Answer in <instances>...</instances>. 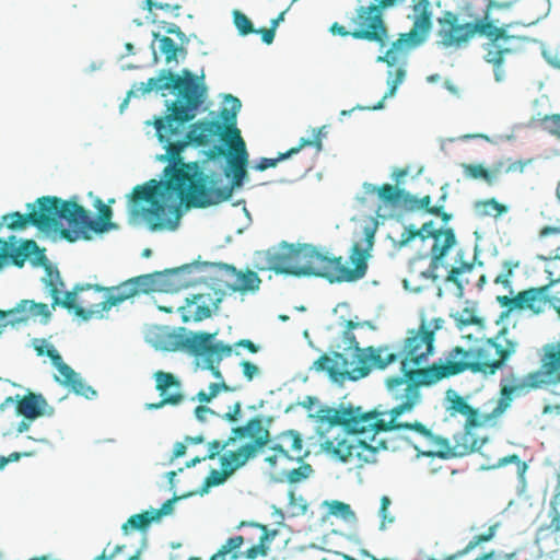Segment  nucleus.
Instances as JSON below:
<instances>
[{
  "mask_svg": "<svg viewBox=\"0 0 560 560\" xmlns=\"http://www.w3.org/2000/svg\"><path fill=\"white\" fill-rule=\"evenodd\" d=\"M492 348L495 350L498 359L492 360V374L501 369L504 363L516 352L517 342L514 338L510 337V331L506 327L500 329L498 335L492 338Z\"/></svg>",
  "mask_w": 560,
  "mask_h": 560,
  "instance_id": "obj_24",
  "label": "nucleus"
},
{
  "mask_svg": "<svg viewBox=\"0 0 560 560\" xmlns=\"http://www.w3.org/2000/svg\"><path fill=\"white\" fill-rule=\"evenodd\" d=\"M471 268V265H467V264H464L462 267H453L450 272H448V276H447V280L451 281V282H454V283H457L458 281V276L465 271V270H469Z\"/></svg>",
  "mask_w": 560,
  "mask_h": 560,
  "instance_id": "obj_62",
  "label": "nucleus"
},
{
  "mask_svg": "<svg viewBox=\"0 0 560 560\" xmlns=\"http://www.w3.org/2000/svg\"><path fill=\"white\" fill-rule=\"evenodd\" d=\"M221 390L231 392L234 389L226 385L224 382L211 383L209 386V392L200 390L197 394V399L200 402H210L212 398L217 397Z\"/></svg>",
  "mask_w": 560,
  "mask_h": 560,
  "instance_id": "obj_45",
  "label": "nucleus"
},
{
  "mask_svg": "<svg viewBox=\"0 0 560 560\" xmlns=\"http://www.w3.org/2000/svg\"><path fill=\"white\" fill-rule=\"evenodd\" d=\"M464 173L467 177L478 179L483 178L486 180H489L490 178V171L485 168L480 164H464Z\"/></svg>",
  "mask_w": 560,
  "mask_h": 560,
  "instance_id": "obj_50",
  "label": "nucleus"
},
{
  "mask_svg": "<svg viewBox=\"0 0 560 560\" xmlns=\"http://www.w3.org/2000/svg\"><path fill=\"white\" fill-rule=\"evenodd\" d=\"M35 350L38 355H47L51 360L59 373V375L56 376L57 382L70 388L77 395L84 396L88 399L96 396V390L86 385L80 375L63 362L60 353L52 345L35 346Z\"/></svg>",
  "mask_w": 560,
  "mask_h": 560,
  "instance_id": "obj_15",
  "label": "nucleus"
},
{
  "mask_svg": "<svg viewBox=\"0 0 560 560\" xmlns=\"http://www.w3.org/2000/svg\"><path fill=\"white\" fill-rule=\"evenodd\" d=\"M311 244L293 245V277H308V273H301L302 269L308 266Z\"/></svg>",
  "mask_w": 560,
  "mask_h": 560,
  "instance_id": "obj_33",
  "label": "nucleus"
},
{
  "mask_svg": "<svg viewBox=\"0 0 560 560\" xmlns=\"http://www.w3.org/2000/svg\"><path fill=\"white\" fill-rule=\"evenodd\" d=\"M509 381V383H501L499 399L492 409V418L501 416L511 406L514 397L525 389V384L514 376Z\"/></svg>",
  "mask_w": 560,
  "mask_h": 560,
  "instance_id": "obj_28",
  "label": "nucleus"
},
{
  "mask_svg": "<svg viewBox=\"0 0 560 560\" xmlns=\"http://www.w3.org/2000/svg\"><path fill=\"white\" fill-rule=\"evenodd\" d=\"M540 238L553 236L558 246L548 253V256L540 257L544 260L560 259V228L557 226H545L539 232Z\"/></svg>",
  "mask_w": 560,
  "mask_h": 560,
  "instance_id": "obj_40",
  "label": "nucleus"
},
{
  "mask_svg": "<svg viewBox=\"0 0 560 560\" xmlns=\"http://www.w3.org/2000/svg\"><path fill=\"white\" fill-rule=\"evenodd\" d=\"M416 19L411 30L400 34L399 38L393 42L384 56L377 57L378 62H386L394 66L399 59L405 57L407 52L425 42L432 27V13L428 0H418L413 4Z\"/></svg>",
  "mask_w": 560,
  "mask_h": 560,
  "instance_id": "obj_12",
  "label": "nucleus"
},
{
  "mask_svg": "<svg viewBox=\"0 0 560 560\" xmlns=\"http://www.w3.org/2000/svg\"><path fill=\"white\" fill-rule=\"evenodd\" d=\"M392 501L387 495H383L381 498V508H380V516L383 520V524L387 521L392 523L394 521V517L387 516V509L390 505Z\"/></svg>",
  "mask_w": 560,
  "mask_h": 560,
  "instance_id": "obj_59",
  "label": "nucleus"
},
{
  "mask_svg": "<svg viewBox=\"0 0 560 560\" xmlns=\"http://www.w3.org/2000/svg\"><path fill=\"white\" fill-rule=\"evenodd\" d=\"M421 260L422 258H416L409 262V277L402 280L404 287L410 291L416 292L419 290V288L412 285L418 278H432V270H422L418 268V265L421 262Z\"/></svg>",
  "mask_w": 560,
  "mask_h": 560,
  "instance_id": "obj_37",
  "label": "nucleus"
},
{
  "mask_svg": "<svg viewBox=\"0 0 560 560\" xmlns=\"http://www.w3.org/2000/svg\"><path fill=\"white\" fill-rule=\"evenodd\" d=\"M240 365L242 368V372H243L244 377L248 382H252L260 373L259 368L255 363H253L250 361L244 360V361H242L240 363Z\"/></svg>",
  "mask_w": 560,
  "mask_h": 560,
  "instance_id": "obj_55",
  "label": "nucleus"
},
{
  "mask_svg": "<svg viewBox=\"0 0 560 560\" xmlns=\"http://www.w3.org/2000/svg\"><path fill=\"white\" fill-rule=\"evenodd\" d=\"M142 94L153 90H173L176 101L166 102L167 114L152 121L156 137L165 149L160 161L168 162L164 168L165 180L154 179L133 188L130 202L131 215L141 217L151 231L174 230L179 220L177 203L188 208H206L231 197V188H214L213 180L203 173L198 162H184L182 152L190 144L206 145L218 137L223 142L224 126L218 120H198L188 131L185 125L196 117L203 104L207 88L188 69L180 74L162 70L156 78L141 83ZM151 125V121H147Z\"/></svg>",
  "mask_w": 560,
  "mask_h": 560,
  "instance_id": "obj_2",
  "label": "nucleus"
},
{
  "mask_svg": "<svg viewBox=\"0 0 560 560\" xmlns=\"http://www.w3.org/2000/svg\"><path fill=\"white\" fill-rule=\"evenodd\" d=\"M124 545H117L112 552L107 553V550L104 549L101 555L95 557L93 560H113L114 557L124 550ZM127 560H141L140 551H137L135 555L130 556Z\"/></svg>",
  "mask_w": 560,
  "mask_h": 560,
  "instance_id": "obj_54",
  "label": "nucleus"
},
{
  "mask_svg": "<svg viewBox=\"0 0 560 560\" xmlns=\"http://www.w3.org/2000/svg\"><path fill=\"white\" fill-rule=\"evenodd\" d=\"M156 521L152 511H144L139 514L131 515L127 522L122 525L121 529L124 533H128V528L144 530L152 522Z\"/></svg>",
  "mask_w": 560,
  "mask_h": 560,
  "instance_id": "obj_36",
  "label": "nucleus"
},
{
  "mask_svg": "<svg viewBox=\"0 0 560 560\" xmlns=\"http://www.w3.org/2000/svg\"><path fill=\"white\" fill-rule=\"evenodd\" d=\"M233 474L225 466H221V470L212 469L205 480L206 488L222 485Z\"/></svg>",
  "mask_w": 560,
  "mask_h": 560,
  "instance_id": "obj_47",
  "label": "nucleus"
},
{
  "mask_svg": "<svg viewBox=\"0 0 560 560\" xmlns=\"http://www.w3.org/2000/svg\"><path fill=\"white\" fill-rule=\"evenodd\" d=\"M225 102L226 105L220 110V117L223 120L222 125L224 126L223 139L228 137L226 135L230 130L238 129L236 127V116L242 106L241 101L231 94L225 96Z\"/></svg>",
  "mask_w": 560,
  "mask_h": 560,
  "instance_id": "obj_29",
  "label": "nucleus"
},
{
  "mask_svg": "<svg viewBox=\"0 0 560 560\" xmlns=\"http://www.w3.org/2000/svg\"><path fill=\"white\" fill-rule=\"evenodd\" d=\"M215 334L199 331L188 332L184 350L195 354L203 355L205 359L215 353L232 354V346L222 341L213 342Z\"/></svg>",
  "mask_w": 560,
  "mask_h": 560,
  "instance_id": "obj_19",
  "label": "nucleus"
},
{
  "mask_svg": "<svg viewBox=\"0 0 560 560\" xmlns=\"http://www.w3.org/2000/svg\"><path fill=\"white\" fill-rule=\"evenodd\" d=\"M230 355L231 354L215 353L205 359L206 368L212 372L215 378H222L219 365L224 358H228Z\"/></svg>",
  "mask_w": 560,
  "mask_h": 560,
  "instance_id": "obj_52",
  "label": "nucleus"
},
{
  "mask_svg": "<svg viewBox=\"0 0 560 560\" xmlns=\"http://www.w3.org/2000/svg\"><path fill=\"white\" fill-rule=\"evenodd\" d=\"M161 336L164 338V349L176 351L185 348L187 329L179 327L177 330L164 331Z\"/></svg>",
  "mask_w": 560,
  "mask_h": 560,
  "instance_id": "obj_35",
  "label": "nucleus"
},
{
  "mask_svg": "<svg viewBox=\"0 0 560 560\" xmlns=\"http://www.w3.org/2000/svg\"><path fill=\"white\" fill-rule=\"evenodd\" d=\"M541 52L550 66L560 69V42L544 46Z\"/></svg>",
  "mask_w": 560,
  "mask_h": 560,
  "instance_id": "obj_46",
  "label": "nucleus"
},
{
  "mask_svg": "<svg viewBox=\"0 0 560 560\" xmlns=\"http://www.w3.org/2000/svg\"><path fill=\"white\" fill-rule=\"evenodd\" d=\"M232 433L235 438L233 445L235 448L221 456L220 465L225 466L230 472L234 474L257 456L258 452L268 444L270 434L262 427V421L258 417L250 419L243 427L234 428Z\"/></svg>",
  "mask_w": 560,
  "mask_h": 560,
  "instance_id": "obj_8",
  "label": "nucleus"
},
{
  "mask_svg": "<svg viewBox=\"0 0 560 560\" xmlns=\"http://www.w3.org/2000/svg\"><path fill=\"white\" fill-rule=\"evenodd\" d=\"M535 159L512 160L511 158L500 160L492 167V175L523 174Z\"/></svg>",
  "mask_w": 560,
  "mask_h": 560,
  "instance_id": "obj_30",
  "label": "nucleus"
},
{
  "mask_svg": "<svg viewBox=\"0 0 560 560\" xmlns=\"http://www.w3.org/2000/svg\"><path fill=\"white\" fill-rule=\"evenodd\" d=\"M266 269L278 275L293 276V244L284 245L279 252L267 253Z\"/></svg>",
  "mask_w": 560,
  "mask_h": 560,
  "instance_id": "obj_27",
  "label": "nucleus"
},
{
  "mask_svg": "<svg viewBox=\"0 0 560 560\" xmlns=\"http://www.w3.org/2000/svg\"><path fill=\"white\" fill-rule=\"evenodd\" d=\"M232 552H222L221 549L210 557L209 560H240L242 557H232Z\"/></svg>",
  "mask_w": 560,
  "mask_h": 560,
  "instance_id": "obj_64",
  "label": "nucleus"
},
{
  "mask_svg": "<svg viewBox=\"0 0 560 560\" xmlns=\"http://www.w3.org/2000/svg\"><path fill=\"white\" fill-rule=\"evenodd\" d=\"M452 413L457 412L466 418L465 420V443L470 444V451H479L487 442V438L480 440L475 438V430L482 427L490 418L489 415H481L478 409L467 404L465 398L455 395L451 400Z\"/></svg>",
  "mask_w": 560,
  "mask_h": 560,
  "instance_id": "obj_18",
  "label": "nucleus"
},
{
  "mask_svg": "<svg viewBox=\"0 0 560 560\" xmlns=\"http://www.w3.org/2000/svg\"><path fill=\"white\" fill-rule=\"evenodd\" d=\"M467 11L471 22L459 23L458 16L450 11L438 19V44L444 48H459L476 35L490 36V0H470Z\"/></svg>",
  "mask_w": 560,
  "mask_h": 560,
  "instance_id": "obj_7",
  "label": "nucleus"
},
{
  "mask_svg": "<svg viewBox=\"0 0 560 560\" xmlns=\"http://www.w3.org/2000/svg\"><path fill=\"white\" fill-rule=\"evenodd\" d=\"M38 261L45 268V277L42 279L46 290L51 296V307L62 306L84 320L92 317H103L104 313L122 302L140 294H148L163 290L161 282L170 284L168 290L178 291L194 284L187 280L185 275L189 267H182L165 272H154L130 278L118 285L105 288L98 284H77L71 291L65 293L60 299V292L65 287L60 272L52 266L44 254H40Z\"/></svg>",
  "mask_w": 560,
  "mask_h": 560,
  "instance_id": "obj_3",
  "label": "nucleus"
},
{
  "mask_svg": "<svg viewBox=\"0 0 560 560\" xmlns=\"http://www.w3.org/2000/svg\"><path fill=\"white\" fill-rule=\"evenodd\" d=\"M240 535L229 537L219 549L222 552H232V557H243L247 560H255L259 557H267L270 546L276 536L277 529H269L266 525L255 522H242L238 525Z\"/></svg>",
  "mask_w": 560,
  "mask_h": 560,
  "instance_id": "obj_10",
  "label": "nucleus"
},
{
  "mask_svg": "<svg viewBox=\"0 0 560 560\" xmlns=\"http://www.w3.org/2000/svg\"><path fill=\"white\" fill-rule=\"evenodd\" d=\"M207 155H208L209 160H215L220 156H225L228 159L229 148L225 143L224 144H215L209 149Z\"/></svg>",
  "mask_w": 560,
  "mask_h": 560,
  "instance_id": "obj_57",
  "label": "nucleus"
},
{
  "mask_svg": "<svg viewBox=\"0 0 560 560\" xmlns=\"http://www.w3.org/2000/svg\"><path fill=\"white\" fill-rule=\"evenodd\" d=\"M358 324L349 320L345 338L349 340L346 352H334L331 357L322 354L313 362L316 372H327L335 382L358 381L372 370H385L399 362L400 375L386 378V387L399 404L388 412L377 409L363 412L361 408L334 410L329 419L331 425H341L345 431L328 430L319 436L323 453L357 468L376 462L381 450L396 448L394 440L400 439L412 446L419 455L447 458L453 455L446 439L435 435L422 422L404 421L401 417L412 411L421 402L422 386H432L442 380L465 371L487 373L490 370L488 351L480 348H453L445 361L428 365L434 352L435 331L425 320L417 329H409L398 351L388 345L360 348L355 336L350 331Z\"/></svg>",
  "mask_w": 560,
  "mask_h": 560,
  "instance_id": "obj_1",
  "label": "nucleus"
},
{
  "mask_svg": "<svg viewBox=\"0 0 560 560\" xmlns=\"http://www.w3.org/2000/svg\"><path fill=\"white\" fill-rule=\"evenodd\" d=\"M323 129L324 127L313 129L312 139L301 138L296 147L291 148L284 153H280L276 159L261 158L255 165V168L259 172H264L269 167H276L279 162L299 153L305 147H314L316 153H319L323 150Z\"/></svg>",
  "mask_w": 560,
  "mask_h": 560,
  "instance_id": "obj_21",
  "label": "nucleus"
},
{
  "mask_svg": "<svg viewBox=\"0 0 560 560\" xmlns=\"http://www.w3.org/2000/svg\"><path fill=\"white\" fill-rule=\"evenodd\" d=\"M234 25L241 35L245 36L255 32L252 21L242 12H234Z\"/></svg>",
  "mask_w": 560,
  "mask_h": 560,
  "instance_id": "obj_49",
  "label": "nucleus"
},
{
  "mask_svg": "<svg viewBox=\"0 0 560 560\" xmlns=\"http://www.w3.org/2000/svg\"><path fill=\"white\" fill-rule=\"evenodd\" d=\"M28 212H12L3 215V221L10 230H23L27 224H32L39 231L59 232L61 222L59 218V198L55 196H44L34 203H27Z\"/></svg>",
  "mask_w": 560,
  "mask_h": 560,
  "instance_id": "obj_11",
  "label": "nucleus"
},
{
  "mask_svg": "<svg viewBox=\"0 0 560 560\" xmlns=\"http://www.w3.org/2000/svg\"><path fill=\"white\" fill-rule=\"evenodd\" d=\"M377 0H372L368 5H360L351 19L353 26L352 38L375 43L381 47L386 46L389 36L383 11V7Z\"/></svg>",
  "mask_w": 560,
  "mask_h": 560,
  "instance_id": "obj_13",
  "label": "nucleus"
},
{
  "mask_svg": "<svg viewBox=\"0 0 560 560\" xmlns=\"http://www.w3.org/2000/svg\"><path fill=\"white\" fill-rule=\"evenodd\" d=\"M508 464H515L516 474L521 478H524L528 467L527 464L525 462H522L516 454L508 455L500 458L495 464H492V469L506 466Z\"/></svg>",
  "mask_w": 560,
  "mask_h": 560,
  "instance_id": "obj_44",
  "label": "nucleus"
},
{
  "mask_svg": "<svg viewBox=\"0 0 560 560\" xmlns=\"http://www.w3.org/2000/svg\"><path fill=\"white\" fill-rule=\"evenodd\" d=\"M223 139V143H225L229 148V155L226 159V168L224 174L226 177H232L231 185H224L220 188H231V194L235 187H240L243 184V180L246 176V165L248 163V153L246 150L245 141L241 136L240 129L230 130ZM213 180V187L219 188L217 186V180Z\"/></svg>",
  "mask_w": 560,
  "mask_h": 560,
  "instance_id": "obj_14",
  "label": "nucleus"
},
{
  "mask_svg": "<svg viewBox=\"0 0 560 560\" xmlns=\"http://www.w3.org/2000/svg\"><path fill=\"white\" fill-rule=\"evenodd\" d=\"M324 504L327 506L328 513L330 515L340 517L345 522L355 521V514L352 511L350 504L338 501V500L325 501Z\"/></svg>",
  "mask_w": 560,
  "mask_h": 560,
  "instance_id": "obj_38",
  "label": "nucleus"
},
{
  "mask_svg": "<svg viewBox=\"0 0 560 560\" xmlns=\"http://www.w3.org/2000/svg\"><path fill=\"white\" fill-rule=\"evenodd\" d=\"M376 223L363 229V240L354 242L349 252L348 260L342 256H334L328 252L311 245L308 266L301 273L308 277L324 278L330 283H351L363 279L372 257Z\"/></svg>",
  "mask_w": 560,
  "mask_h": 560,
  "instance_id": "obj_4",
  "label": "nucleus"
},
{
  "mask_svg": "<svg viewBox=\"0 0 560 560\" xmlns=\"http://www.w3.org/2000/svg\"><path fill=\"white\" fill-rule=\"evenodd\" d=\"M541 129L560 140V114L545 115L539 119Z\"/></svg>",
  "mask_w": 560,
  "mask_h": 560,
  "instance_id": "obj_41",
  "label": "nucleus"
},
{
  "mask_svg": "<svg viewBox=\"0 0 560 560\" xmlns=\"http://www.w3.org/2000/svg\"><path fill=\"white\" fill-rule=\"evenodd\" d=\"M219 266L235 278L233 283L228 284L233 292H255L259 289L261 280L255 271H238L234 266L228 264H219Z\"/></svg>",
  "mask_w": 560,
  "mask_h": 560,
  "instance_id": "obj_25",
  "label": "nucleus"
},
{
  "mask_svg": "<svg viewBox=\"0 0 560 560\" xmlns=\"http://www.w3.org/2000/svg\"><path fill=\"white\" fill-rule=\"evenodd\" d=\"M234 348H245L246 350H248L250 353H257L258 350H259V347L257 345H255L252 340L249 339H241L238 341H236L233 346H232V352L234 351Z\"/></svg>",
  "mask_w": 560,
  "mask_h": 560,
  "instance_id": "obj_60",
  "label": "nucleus"
},
{
  "mask_svg": "<svg viewBox=\"0 0 560 560\" xmlns=\"http://www.w3.org/2000/svg\"><path fill=\"white\" fill-rule=\"evenodd\" d=\"M330 32L334 35H339V36H342V37H346V36H351L352 37L353 28L351 31H349V30L346 28V26L335 22L330 26Z\"/></svg>",
  "mask_w": 560,
  "mask_h": 560,
  "instance_id": "obj_63",
  "label": "nucleus"
},
{
  "mask_svg": "<svg viewBox=\"0 0 560 560\" xmlns=\"http://www.w3.org/2000/svg\"><path fill=\"white\" fill-rule=\"evenodd\" d=\"M492 48L494 57V77L497 82H503L506 72L502 69V62L506 55L518 49L521 37L510 34L509 30L514 25H529L538 20L536 15H525V2L492 0Z\"/></svg>",
  "mask_w": 560,
  "mask_h": 560,
  "instance_id": "obj_5",
  "label": "nucleus"
},
{
  "mask_svg": "<svg viewBox=\"0 0 560 560\" xmlns=\"http://www.w3.org/2000/svg\"><path fill=\"white\" fill-rule=\"evenodd\" d=\"M549 517L550 523L548 528L550 534L557 539V537L560 536V492L556 494L551 501Z\"/></svg>",
  "mask_w": 560,
  "mask_h": 560,
  "instance_id": "obj_39",
  "label": "nucleus"
},
{
  "mask_svg": "<svg viewBox=\"0 0 560 560\" xmlns=\"http://www.w3.org/2000/svg\"><path fill=\"white\" fill-rule=\"evenodd\" d=\"M235 444V438L230 436L226 441L221 442L219 440H214L208 445V454L206 455L207 459H214L225 447Z\"/></svg>",
  "mask_w": 560,
  "mask_h": 560,
  "instance_id": "obj_51",
  "label": "nucleus"
},
{
  "mask_svg": "<svg viewBox=\"0 0 560 560\" xmlns=\"http://www.w3.org/2000/svg\"><path fill=\"white\" fill-rule=\"evenodd\" d=\"M411 208L425 210L431 214H439L443 209L442 206H431V197L424 196L422 198H416L409 194V200L407 202Z\"/></svg>",
  "mask_w": 560,
  "mask_h": 560,
  "instance_id": "obj_43",
  "label": "nucleus"
},
{
  "mask_svg": "<svg viewBox=\"0 0 560 560\" xmlns=\"http://www.w3.org/2000/svg\"><path fill=\"white\" fill-rule=\"evenodd\" d=\"M364 188L366 194H376L382 203L393 208L407 205L409 200V192L397 185L383 184L375 186L373 184H365Z\"/></svg>",
  "mask_w": 560,
  "mask_h": 560,
  "instance_id": "obj_23",
  "label": "nucleus"
},
{
  "mask_svg": "<svg viewBox=\"0 0 560 560\" xmlns=\"http://www.w3.org/2000/svg\"><path fill=\"white\" fill-rule=\"evenodd\" d=\"M18 312L24 313L25 317L23 319L31 317H43L45 320H48L51 316L50 310L45 303H36L30 300H22L13 311H9L8 314Z\"/></svg>",
  "mask_w": 560,
  "mask_h": 560,
  "instance_id": "obj_31",
  "label": "nucleus"
},
{
  "mask_svg": "<svg viewBox=\"0 0 560 560\" xmlns=\"http://www.w3.org/2000/svg\"><path fill=\"white\" fill-rule=\"evenodd\" d=\"M98 211L97 219H92L90 212L77 200H62L59 198V218L61 222L60 235L69 242L78 240H90L91 234H101L117 229L110 221L113 211L102 199H96L95 205Z\"/></svg>",
  "mask_w": 560,
  "mask_h": 560,
  "instance_id": "obj_6",
  "label": "nucleus"
},
{
  "mask_svg": "<svg viewBox=\"0 0 560 560\" xmlns=\"http://www.w3.org/2000/svg\"><path fill=\"white\" fill-rule=\"evenodd\" d=\"M490 213V200H479L474 203V215L483 219Z\"/></svg>",
  "mask_w": 560,
  "mask_h": 560,
  "instance_id": "obj_56",
  "label": "nucleus"
},
{
  "mask_svg": "<svg viewBox=\"0 0 560 560\" xmlns=\"http://www.w3.org/2000/svg\"><path fill=\"white\" fill-rule=\"evenodd\" d=\"M155 388L163 397L156 404L149 405L150 409H159L165 405H178L184 400V395L180 393V382L168 372L158 371L154 373Z\"/></svg>",
  "mask_w": 560,
  "mask_h": 560,
  "instance_id": "obj_20",
  "label": "nucleus"
},
{
  "mask_svg": "<svg viewBox=\"0 0 560 560\" xmlns=\"http://www.w3.org/2000/svg\"><path fill=\"white\" fill-rule=\"evenodd\" d=\"M416 236L421 237L423 242L431 241L430 256L433 269L438 267V262L443 258L448 249L456 243L455 234L452 229H436L433 222L424 223L419 230H409L408 237L402 240L406 243Z\"/></svg>",
  "mask_w": 560,
  "mask_h": 560,
  "instance_id": "obj_17",
  "label": "nucleus"
},
{
  "mask_svg": "<svg viewBox=\"0 0 560 560\" xmlns=\"http://www.w3.org/2000/svg\"><path fill=\"white\" fill-rule=\"evenodd\" d=\"M256 33H259L261 35V39L265 44L270 45L273 42L276 30L273 27H262L259 30H255Z\"/></svg>",
  "mask_w": 560,
  "mask_h": 560,
  "instance_id": "obj_61",
  "label": "nucleus"
},
{
  "mask_svg": "<svg viewBox=\"0 0 560 560\" xmlns=\"http://www.w3.org/2000/svg\"><path fill=\"white\" fill-rule=\"evenodd\" d=\"M16 412L27 420H35L45 413L46 399L40 394L28 393L20 398L16 396Z\"/></svg>",
  "mask_w": 560,
  "mask_h": 560,
  "instance_id": "obj_26",
  "label": "nucleus"
},
{
  "mask_svg": "<svg viewBox=\"0 0 560 560\" xmlns=\"http://www.w3.org/2000/svg\"><path fill=\"white\" fill-rule=\"evenodd\" d=\"M175 500L176 499L166 500L160 509L151 510L156 521H159L162 516L172 513Z\"/></svg>",
  "mask_w": 560,
  "mask_h": 560,
  "instance_id": "obj_58",
  "label": "nucleus"
},
{
  "mask_svg": "<svg viewBox=\"0 0 560 560\" xmlns=\"http://www.w3.org/2000/svg\"><path fill=\"white\" fill-rule=\"evenodd\" d=\"M160 50L165 56V61L171 62L176 59L179 47L171 37L163 36L160 38Z\"/></svg>",
  "mask_w": 560,
  "mask_h": 560,
  "instance_id": "obj_48",
  "label": "nucleus"
},
{
  "mask_svg": "<svg viewBox=\"0 0 560 560\" xmlns=\"http://www.w3.org/2000/svg\"><path fill=\"white\" fill-rule=\"evenodd\" d=\"M518 267V262L504 261L503 271L494 278V283L502 284L505 289H509V295H498L497 302L506 310L503 311L495 320L497 325H500L504 318L510 316L513 310H529L534 314L541 313L548 302L547 292L550 284L542 285L539 288H530L518 292L513 296V290L511 288L510 278L513 275V270Z\"/></svg>",
  "mask_w": 560,
  "mask_h": 560,
  "instance_id": "obj_9",
  "label": "nucleus"
},
{
  "mask_svg": "<svg viewBox=\"0 0 560 560\" xmlns=\"http://www.w3.org/2000/svg\"><path fill=\"white\" fill-rule=\"evenodd\" d=\"M271 450L290 460H302L307 455L301 435L293 430L283 432L279 438V443L275 444Z\"/></svg>",
  "mask_w": 560,
  "mask_h": 560,
  "instance_id": "obj_22",
  "label": "nucleus"
},
{
  "mask_svg": "<svg viewBox=\"0 0 560 560\" xmlns=\"http://www.w3.org/2000/svg\"><path fill=\"white\" fill-rule=\"evenodd\" d=\"M38 252L37 243L33 240H26L21 243L20 246L15 247L11 253H9V257L14 266L22 268L26 261L33 254Z\"/></svg>",
  "mask_w": 560,
  "mask_h": 560,
  "instance_id": "obj_32",
  "label": "nucleus"
},
{
  "mask_svg": "<svg viewBox=\"0 0 560 560\" xmlns=\"http://www.w3.org/2000/svg\"><path fill=\"white\" fill-rule=\"evenodd\" d=\"M405 75H406V71L402 68H397L395 70L394 74L390 73V78L387 81V84L389 88H388V91L383 96V98L376 105L368 106V107H359V108L360 109H370V110L382 109L384 107V101L387 97H390L396 93L398 86L402 83Z\"/></svg>",
  "mask_w": 560,
  "mask_h": 560,
  "instance_id": "obj_34",
  "label": "nucleus"
},
{
  "mask_svg": "<svg viewBox=\"0 0 560 560\" xmlns=\"http://www.w3.org/2000/svg\"><path fill=\"white\" fill-rule=\"evenodd\" d=\"M222 289H215L211 285H205L203 289L186 299V305L180 306L178 311L182 314L184 323L190 320L201 322L211 316V307L218 308L224 298Z\"/></svg>",
  "mask_w": 560,
  "mask_h": 560,
  "instance_id": "obj_16",
  "label": "nucleus"
},
{
  "mask_svg": "<svg viewBox=\"0 0 560 560\" xmlns=\"http://www.w3.org/2000/svg\"><path fill=\"white\" fill-rule=\"evenodd\" d=\"M455 323L458 328L469 325H481L482 320L468 307L463 308L454 315Z\"/></svg>",
  "mask_w": 560,
  "mask_h": 560,
  "instance_id": "obj_42",
  "label": "nucleus"
},
{
  "mask_svg": "<svg viewBox=\"0 0 560 560\" xmlns=\"http://www.w3.org/2000/svg\"><path fill=\"white\" fill-rule=\"evenodd\" d=\"M311 471V465L305 464L299 468L291 469L287 477L290 482L294 483L307 478Z\"/></svg>",
  "mask_w": 560,
  "mask_h": 560,
  "instance_id": "obj_53",
  "label": "nucleus"
}]
</instances>
